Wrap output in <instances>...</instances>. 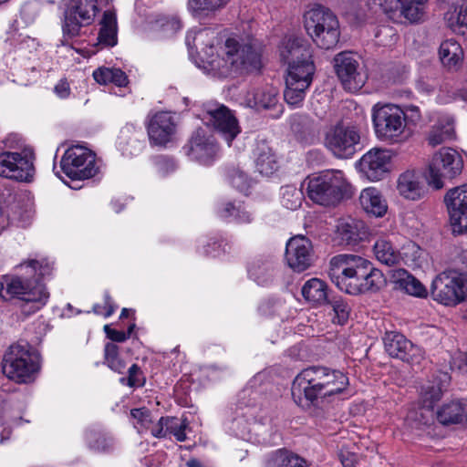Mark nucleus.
Returning a JSON list of instances; mask_svg holds the SVG:
<instances>
[{
  "label": "nucleus",
  "mask_w": 467,
  "mask_h": 467,
  "mask_svg": "<svg viewBox=\"0 0 467 467\" xmlns=\"http://www.w3.org/2000/svg\"><path fill=\"white\" fill-rule=\"evenodd\" d=\"M186 154L192 160L208 164L213 161L218 145L212 137H206L202 130H196L184 147Z\"/></svg>",
  "instance_id": "obj_21"
},
{
  "label": "nucleus",
  "mask_w": 467,
  "mask_h": 467,
  "mask_svg": "<svg viewBox=\"0 0 467 467\" xmlns=\"http://www.w3.org/2000/svg\"><path fill=\"white\" fill-rule=\"evenodd\" d=\"M104 331L107 337L115 342H124L129 338V335H126L124 331L113 329L109 325L104 326Z\"/></svg>",
  "instance_id": "obj_52"
},
{
  "label": "nucleus",
  "mask_w": 467,
  "mask_h": 467,
  "mask_svg": "<svg viewBox=\"0 0 467 467\" xmlns=\"http://www.w3.org/2000/svg\"><path fill=\"white\" fill-rule=\"evenodd\" d=\"M102 306H99V305H95L94 307H93V311L96 313V314H102L104 315V312H102Z\"/></svg>",
  "instance_id": "obj_64"
},
{
  "label": "nucleus",
  "mask_w": 467,
  "mask_h": 467,
  "mask_svg": "<svg viewBox=\"0 0 467 467\" xmlns=\"http://www.w3.org/2000/svg\"><path fill=\"white\" fill-rule=\"evenodd\" d=\"M387 353L411 365L420 364L423 358L422 350L399 332H387L384 337Z\"/></svg>",
  "instance_id": "obj_18"
},
{
  "label": "nucleus",
  "mask_w": 467,
  "mask_h": 467,
  "mask_svg": "<svg viewBox=\"0 0 467 467\" xmlns=\"http://www.w3.org/2000/svg\"><path fill=\"white\" fill-rule=\"evenodd\" d=\"M86 440L89 449L95 451L106 452L112 448V440L94 430L86 432Z\"/></svg>",
  "instance_id": "obj_41"
},
{
  "label": "nucleus",
  "mask_w": 467,
  "mask_h": 467,
  "mask_svg": "<svg viewBox=\"0 0 467 467\" xmlns=\"http://www.w3.org/2000/svg\"><path fill=\"white\" fill-rule=\"evenodd\" d=\"M313 76H302L296 72L287 74L285 79L286 88L284 91L285 100L289 105H298L303 101L306 90L310 86Z\"/></svg>",
  "instance_id": "obj_25"
},
{
  "label": "nucleus",
  "mask_w": 467,
  "mask_h": 467,
  "mask_svg": "<svg viewBox=\"0 0 467 467\" xmlns=\"http://www.w3.org/2000/svg\"><path fill=\"white\" fill-rule=\"evenodd\" d=\"M175 131L173 118L168 112H159L153 116L148 126L150 141L155 145H165Z\"/></svg>",
  "instance_id": "obj_23"
},
{
  "label": "nucleus",
  "mask_w": 467,
  "mask_h": 467,
  "mask_svg": "<svg viewBox=\"0 0 467 467\" xmlns=\"http://www.w3.org/2000/svg\"><path fill=\"white\" fill-rule=\"evenodd\" d=\"M372 122L376 136L382 141L399 143L410 137L406 114L393 104H376L372 109Z\"/></svg>",
  "instance_id": "obj_8"
},
{
  "label": "nucleus",
  "mask_w": 467,
  "mask_h": 467,
  "mask_svg": "<svg viewBox=\"0 0 467 467\" xmlns=\"http://www.w3.org/2000/svg\"><path fill=\"white\" fill-rule=\"evenodd\" d=\"M397 189L401 196L412 201L420 199L424 194L420 177L414 171H406L400 175Z\"/></svg>",
  "instance_id": "obj_26"
},
{
  "label": "nucleus",
  "mask_w": 467,
  "mask_h": 467,
  "mask_svg": "<svg viewBox=\"0 0 467 467\" xmlns=\"http://www.w3.org/2000/svg\"><path fill=\"white\" fill-rule=\"evenodd\" d=\"M397 283L407 294L416 297H426L428 291L421 282L405 270L398 272Z\"/></svg>",
  "instance_id": "obj_35"
},
{
  "label": "nucleus",
  "mask_w": 467,
  "mask_h": 467,
  "mask_svg": "<svg viewBox=\"0 0 467 467\" xmlns=\"http://www.w3.org/2000/svg\"><path fill=\"white\" fill-rule=\"evenodd\" d=\"M439 56L444 67L449 69H456L463 58V51L458 42L450 39L441 44Z\"/></svg>",
  "instance_id": "obj_32"
},
{
  "label": "nucleus",
  "mask_w": 467,
  "mask_h": 467,
  "mask_svg": "<svg viewBox=\"0 0 467 467\" xmlns=\"http://www.w3.org/2000/svg\"><path fill=\"white\" fill-rule=\"evenodd\" d=\"M457 96L464 101H467V82L457 90Z\"/></svg>",
  "instance_id": "obj_61"
},
{
  "label": "nucleus",
  "mask_w": 467,
  "mask_h": 467,
  "mask_svg": "<svg viewBox=\"0 0 467 467\" xmlns=\"http://www.w3.org/2000/svg\"><path fill=\"white\" fill-rule=\"evenodd\" d=\"M254 156L255 167L261 174L268 176L277 170L275 155L265 140L257 141Z\"/></svg>",
  "instance_id": "obj_29"
},
{
  "label": "nucleus",
  "mask_w": 467,
  "mask_h": 467,
  "mask_svg": "<svg viewBox=\"0 0 467 467\" xmlns=\"http://www.w3.org/2000/svg\"><path fill=\"white\" fill-rule=\"evenodd\" d=\"M277 90L273 87L258 88L253 95V107L257 109H270L277 105Z\"/></svg>",
  "instance_id": "obj_37"
},
{
  "label": "nucleus",
  "mask_w": 467,
  "mask_h": 467,
  "mask_svg": "<svg viewBox=\"0 0 467 467\" xmlns=\"http://www.w3.org/2000/svg\"><path fill=\"white\" fill-rule=\"evenodd\" d=\"M105 0H71L64 14L63 33L68 37L78 36L82 26L90 25Z\"/></svg>",
  "instance_id": "obj_14"
},
{
  "label": "nucleus",
  "mask_w": 467,
  "mask_h": 467,
  "mask_svg": "<svg viewBox=\"0 0 467 467\" xmlns=\"http://www.w3.org/2000/svg\"><path fill=\"white\" fill-rule=\"evenodd\" d=\"M334 312L333 322L338 325L347 323L349 317L350 307L341 297H333L327 302Z\"/></svg>",
  "instance_id": "obj_44"
},
{
  "label": "nucleus",
  "mask_w": 467,
  "mask_h": 467,
  "mask_svg": "<svg viewBox=\"0 0 467 467\" xmlns=\"http://www.w3.org/2000/svg\"><path fill=\"white\" fill-rule=\"evenodd\" d=\"M373 251L376 258L388 266H392L400 263L401 256L400 253L397 251L393 245L387 240H378L374 246Z\"/></svg>",
  "instance_id": "obj_34"
},
{
  "label": "nucleus",
  "mask_w": 467,
  "mask_h": 467,
  "mask_svg": "<svg viewBox=\"0 0 467 467\" xmlns=\"http://www.w3.org/2000/svg\"><path fill=\"white\" fill-rule=\"evenodd\" d=\"M55 93L61 99H67L70 95V86L66 78L60 79L54 88Z\"/></svg>",
  "instance_id": "obj_54"
},
{
  "label": "nucleus",
  "mask_w": 467,
  "mask_h": 467,
  "mask_svg": "<svg viewBox=\"0 0 467 467\" xmlns=\"http://www.w3.org/2000/svg\"><path fill=\"white\" fill-rule=\"evenodd\" d=\"M453 233H467V185L452 188L444 196Z\"/></svg>",
  "instance_id": "obj_17"
},
{
  "label": "nucleus",
  "mask_w": 467,
  "mask_h": 467,
  "mask_svg": "<svg viewBox=\"0 0 467 467\" xmlns=\"http://www.w3.org/2000/svg\"><path fill=\"white\" fill-rule=\"evenodd\" d=\"M410 250H411L414 254L419 253L420 248L414 243H410L407 246Z\"/></svg>",
  "instance_id": "obj_63"
},
{
  "label": "nucleus",
  "mask_w": 467,
  "mask_h": 467,
  "mask_svg": "<svg viewBox=\"0 0 467 467\" xmlns=\"http://www.w3.org/2000/svg\"><path fill=\"white\" fill-rule=\"evenodd\" d=\"M130 414L135 420H137L139 423L144 427H148V425L151 422L150 411L146 408L133 409L131 410Z\"/></svg>",
  "instance_id": "obj_49"
},
{
  "label": "nucleus",
  "mask_w": 467,
  "mask_h": 467,
  "mask_svg": "<svg viewBox=\"0 0 467 467\" xmlns=\"http://www.w3.org/2000/svg\"><path fill=\"white\" fill-rule=\"evenodd\" d=\"M104 297H105V303H104L105 306H103V308L106 309V311L104 312V316L106 317H109L114 313L115 306L113 305L110 296L108 293L105 294Z\"/></svg>",
  "instance_id": "obj_57"
},
{
  "label": "nucleus",
  "mask_w": 467,
  "mask_h": 467,
  "mask_svg": "<svg viewBox=\"0 0 467 467\" xmlns=\"http://www.w3.org/2000/svg\"><path fill=\"white\" fill-rule=\"evenodd\" d=\"M34 172L33 152L30 150L0 153V176L17 182H30Z\"/></svg>",
  "instance_id": "obj_15"
},
{
  "label": "nucleus",
  "mask_w": 467,
  "mask_h": 467,
  "mask_svg": "<svg viewBox=\"0 0 467 467\" xmlns=\"http://www.w3.org/2000/svg\"><path fill=\"white\" fill-rule=\"evenodd\" d=\"M230 0H189L188 7L195 15L223 7Z\"/></svg>",
  "instance_id": "obj_45"
},
{
  "label": "nucleus",
  "mask_w": 467,
  "mask_h": 467,
  "mask_svg": "<svg viewBox=\"0 0 467 467\" xmlns=\"http://www.w3.org/2000/svg\"><path fill=\"white\" fill-rule=\"evenodd\" d=\"M304 25L307 35L320 48L331 49L339 42L341 33L338 18L327 7L317 5L306 11Z\"/></svg>",
  "instance_id": "obj_6"
},
{
  "label": "nucleus",
  "mask_w": 467,
  "mask_h": 467,
  "mask_svg": "<svg viewBox=\"0 0 467 467\" xmlns=\"http://www.w3.org/2000/svg\"><path fill=\"white\" fill-rule=\"evenodd\" d=\"M225 172L229 182L238 191L247 194V192L252 187L253 180L240 165L230 164L226 167Z\"/></svg>",
  "instance_id": "obj_36"
},
{
  "label": "nucleus",
  "mask_w": 467,
  "mask_h": 467,
  "mask_svg": "<svg viewBox=\"0 0 467 467\" xmlns=\"http://www.w3.org/2000/svg\"><path fill=\"white\" fill-rule=\"evenodd\" d=\"M328 275L331 281L349 295L377 293L385 285L382 272L358 255L338 254L330 260Z\"/></svg>",
  "instance_id": "obj_1"
},
{
  "label": "nucleus",
  "mask_w": 467,
  "mask_h": 467,
  "mask_svg": "<svg viewBox=\"0 0 467 467\" xmlns=\"http://www.w3.org/2000/svg\"><path fill=\"white\" fill-rule=\"evenodd\" d=\"M401 14L410 22H418L424 14L425 3H400Z\"/></svg>",
  "instance_id": "obj_48"
},
{
  "label": "nucleus",
  "mask_w": 467,
  "mask_h": 467,
  "mask_svg": "<svg viewBox=\"0 0 467 467\" xmlns=\"http://www.w3.org/2000/svg\"><path fill=\"white\" fill-rule=\"evenodd\" d=\"M463 169L462 155L451 148H442L436 152L429 165L427 180L435 189L444 186V180L459 176Z\"/></svg>",
  "instance_id": "obj_11"
},
{
  "label": "nucleus",
  "mask_w": 467,
  "mask_h": 467,
  "mask_svg": "<svg viewBox=\"0 0 467 467\" xmlns=\"http://www.w3.org/2000/svg\"><path fill=\"white\" fill-rule=\"evenodd\" d=\"M110 83L118 87H125L129 83L128 77L124 71L119 68H112V77Z\"/></svg>",
  "instance_id": "obj_53"
},
{
  "label": "nucleus",
  "mask_w": 467,
  "mask_h": 467,
  "mask_svg": "<svg viewBox=\"0 0 467 467\" xmlns=\"http://www.w3.org/2000/svg\"><path fill=\"white\" fill-rule=\"evenodd\" d=\"M161 423H165V427L168 430V433L173 434L177 441H183L186 440L185 421L179 422L176 418H161Z\"/></svg>",
  "instance_id": "obj_47"
},
{
  "label": "nucleus",
  "mask_w": 467,
  "mask_h": 467,
  "mask_svg": "<svg viewBox=\"0 0 467 467\" xmlns=\"http://www.w3.org/2000/svg\"><path fill=\"white\" fill-rule=\"evenodd\" d=\"M151 433L155 437H165L168 434V430L165 427V423H161V419L155 428L151 430Z\"/></svg>",
  "instance_id": "obj_58"
},
{
  "label": "nucleus",
  "mask_w": 467,
  "mask_h": 467,
  "mask_svg": "<svg viewBox=\"0 0 467 467\" xmlns=\"http://www.w3.org/2000/svg\"><path fill=\"white\" fill-rule=\"evenodd\" d=\"M60 166L71 180H87L98 171L95 154L82 146L67 149L60 161Z\"/></svg>",
  "instance_id": "obj_13"
},
{
  "label": "nucleus",
  "mask_w": 467,
  "mask_h": 467,
  "mask_svg": "<svg viewBox=\"0 0 467 467\" xmlns=\"http://www.w3.org/2000/svg\"><path fill=\"white\" fill-rule=\"evenodd\" d=\"M273 267L269 262L256 261L249 268L250 276L259 285H265L271 280Z\"/></svg>",
  "instance_id": "obj_42"
},
{
  "label": "nucleus",
  "mask_w": 467,
  "mask_h": 467,
  "mask_svg": "<svg viewBox=\"0 0 467 467\" xmlns=\"http://www.w3.org/2000/svg\"><path fill=\"white\" fill-rule=\"evenodd\" d=\"M348 385V377L339 370L312 366L304 368L292 384V397L301 407H323L330 398Z\"/></svg>",
  "instance_id": "obj_2"
},
{
  "label": "nucleus",
  "mask_w": 467,
  "mask_h": 467,
  "mask_svg": "<svg viewBox=\"0 0 467 467\" xmlns=\"http://www.w3.org/2000/svg\"><path fill=\"white\" fill-rule=\"evenodd\" d=\"M307 180V195L320 205H335L349 192L350 184L340 170L323 171Z\"/></svg>",
  "instance_id": "obj_7"
},
{
  "label": "nucleus",
  "mask_w": 467,
  "mask_h": 467,
  "mask_svg": "<svg viewBox=\"0 0 467 467\" xmlns=\"http://www.w3.org/2000/svg\"><path fill=\"white\" fill-rule=\"evenodd\" d=\"M219 214L223 219L234 218L237 222L248 223L251 221L250 214L242 210L241 206H236L233 202H227L224 207L219 212Z\"/></svg>",
  "instance_id": "obj_46"
},
{
  "label": "nucleus",
  "mask_w": 467,
  "mask_h": 467,
  "mask_svg": "<svg viewBox=\"0 0 467 467\" xmlns=\"http://www.w3.org/2000/svg\"><path fill=\"white\" fill-rule=\"evenodd\" d=\"M187 467H205L202 465V463L196 460V459H191L187 462Z\"/></svg>",
  "instance_id": "obj_62"
},
{
  "label": "nucleus",
  "mask_w": 467,
  "mask_h": 467,
  "mask_svg": "<svg viewBox=\"0 0 467 467\" xmlns=\"http://www.w3.org/2000/svg\"><path fill=\"white\" fill-rule=\"evenodd\" d=\"M18 267L25 271V275L12 277L5 288L2 284V290L5 289L6 295L11 297H16L26 304L32 303L28 313H35L44 306L49 298V293L41 280L51 275L53 267L47 260L35 259L26 261Z\"/></svg>",
  "instance_id": "obj_4"
},
{
  "label": "nucleus",
  "mask_w": 467,
  "mask_h": 467,
  "mask_svg": "<svg viewBox=\"0 0 467 467\" xmlns=\"http://www.w3.org/2000/svg\"><path fill=\"white\" fill-rule=\"evenodd\" d=\"M407 111L410 113V118L413 120H419L420 119L419 108L416 106H409L407 108Z\"/></svg>",
  "instance_id": "obj_59"
},
{
  "label": "nucleus",
  "mask_w": 467,
  "mask_h": 467,
  "mask_svg": "<svg viewBox=\"0 0 467 467\" xmlns=\"http://www.w3.org/2000/svg\"><path fill=\"white\" fill-rule=\"evenodd\" d=\"M341 462L344 467H352L355 462V456L352 455V458H346L344 454H341Z\"/></svg>",
  "instance_id": "obj_60"
},
{
  "label": "nucleus",
  "mask_w": 467,
  "mask_h": 467,
  "mask_svg": "<svg viewBox=\"0 0 467 467\" xmlns=\"http://www.w3.org/2000/svg\"><path fill=\"white\" fill-rule=\"evenodd\" d=\"M99 25L100 28L98 36L99 44L104 47H114L118 41L116 14L110 10L105 11Z\"/></svg>",
  "instance_id": "obj_30"
},
{
  "label": "nucleus",
  "mask_w": 467,
  "mask_h": 467,
  "mask_svg": "<svg viewBox=\"0 0 467 467\" xmlns=\"http://www.w3.org/2000/svg\"><path fill=\"white\" fill-rule=\"evenodd\" d=\"M281 60L288 66V74L313 76L316 70L312 59V48L304 38L288 36L279 46Z\"/></svg>",
  "instance_id": "obj_9"
},
{
  "label": "nucleus",
  "mask_w": 467,
  "mask_h": 467,
  "mask_svg": "<svg viewBox=\"0 0 467 467\" xmlns=\"http://www.w3.org/2000/svg\"><path fill=\"white\" fill-rule=\"evenodd\" d=\"M207 113L210 115V121L213 122L215 130L222 134L230 146L235 137L241 132L237 119L223 105L209 109Z\"/></svg>",
  "instance_id": "obj_22"
},
{
  "label": "nucleus",
  "mask_w": 467,
  "mask_h": 467,
  "mask_svg": "<svg viewBox=\"0 0 467 467\" xmlns=\"http://www.w3.org/2000/svg\"><path fill=\"white\" fill-rule=\"evenodd\" d=\"M306 461L287 451L279 450L267 462V467H305Z\"/></svg>",
  "instance_id": "obj_38"
},
{
  "label": "nucleus",
  "mask_w": 467,
  "mask_h": 467,
  "mask_svg": "<svg viewBox=\"0 0 467 467\" xmlns=\"http://www.w3.org/2000/svg\"><path fill=\"white\" fill-rule=\"evenodd\" d=\"M391 155L389 150L374 148L365 153L359 161L361 173L369 181L382 180L389 171Z\"/></svg>",
  "instance_id": "obj_20"
},
{
  "label": "nucleus",
  "mask_w": 467,
  "mask_h": 467,
  "mask_svg": "<svg viewBox=\"0 0 467 467\" xmlns=\"http://www.w3.org/2000/svg\"><path fill=\"white\" fill-rule=\"evenodd\" d=\"M112 77V68L99 67L93 72L94 79L101 85L109 84Z\"/></svg>",
  "instance_id": "obj_50"
},
{
  "label": "nucleus",
  "mask_w": 467,
  "mask_h": 467,
  "mask_svg": "<svg viewBox=\"0 0 467 467\" xmlns=\"http://www.w3.org/2000/svg\"><path fill=\"white\" fill-rule=\"evenodd\" d=\"M337 237L342 244L356 245L368 237V228L362 221L349 218L337 225Z\"/></svg>",
  "instance_id": "obj_24"
},
{
  "label": "nucleus",
  "mask_w": 467,
  "mask_h": 467,
  "mask_svg": "<svg viewBox=\"0 0 467 467\" xmlns=\"http://www.w3.org/2000/svg\"><path fill=\"white\" fill-rule=\"evenodd\" d=\"M431 295L444 306L467 301V275L452 270L439 274L432 281Z\"/></svg>",
  "instance_id": "obj_10"
},
{
  "label": "nucleus",
  "mask_w": 467,
  "mask_h": 467,
  "mask_svg": "<svg viewBox=\"0 0 467 467\" xmlns=\"http://www.w3.org/2000/svg\"><path fill=\"white\" fill-rule=\"evenodd\" d=\"M106 364L119 358V347L113 343H107L104 349Z\"/></svg>",
  "instance_id": "obj_55"
},
{
  "label": "nucleus",
  "mask_w": 467,
  "mask_h": 467,
  "mask_svg": "<svg viewBox=\"0 0 467 467\" xmlns=\"http://www.w3.org/2000/svg\"><path fill=\"white\" fill-rule=\"evenodd\" d=\"M112 370L122 373L126 368L125 362L119 357L107 364Z\"/></svg>",
  "instance_id": "obj_56"
},
{
  "label": "nucleus",
  "mask_w": 467,
  "mask_h": 467,
  "mask_svg": "<svg viewBox=\"0 0 467 467\" xmlns=\"http://www.w3.org/2000/svg\"><path fill=\"white\" fill-rule=\"evenodd\" d=\"M324 143L337 158H351L360 144L359 130L356 126L339 122L327 131Z\"/></svg>",
  "instance_id": "obj_12"
},
{
  "label": "nucleus",
  "mask_w": 467,
  "mask_h": 467,
  "mask_svg": "<svg viewBox=\"0 0 467 467\" xmlns=\"http://www.w3.org/2000/svg\"><path fill=\"white\" fill-rule=\"evenodd\" d=\"M454 135L455 130L452 120H439L430 130L428 142L434 147L453 139Z\"/></svg>",
  "instance_id": "obj_33"
},
{
  "label": "nucleus",
  "mask_w": 467,
  "mask_h": 467,
  "mask_svg": "<svg viewBox=\"0 0 467 467\" xmlns=\"http://www.w3.org/2000/svg\"><path fill=\"white\" fill-rule=\"evenodd\" d=\"M204 67L218 78L257 73L262 67L261 50L253 40L229 37L224 43L223 56L207 61Z\"/></svg>",
  "instance_id": "obj_3"
},
{
  "label": "nucleus",
  "mask_w": 467,
  "mask_h": 467,
  "mask_svg": "<svg viewBox=\"0 0 467 467\" xmlns=\"http://www.w3.org/2000/svg\"><path fill=\"white\" fill-rule=\"evenodd\" d=\"M39 368V355L26 341L11 345L2 360L3 373L20 384L32 381Z\"/></svg>",
  "instance_id": "obj_5"
},
{
  "label": "nucleus",
  "mask_w": 467,
  "mask_h": 467,
  "mask_svg": "<svg viewBox=\"0 0 467 467\" xmlns=\"http://www.w3.org/2000/svg\"><path fill=\"white\" fill-rule=\"evenodd\" d=\"M447 16L450 27L453 31L464 35L467 31V5L455 6L454 11Z\"/></svg>",
  "instance_id": "obj_40"
},
{
  "label": "nucleus",
  "mask_w": 467,
  "mask_h": 467,
  "mask_svg": "<svg viewBox=\"0 0 467 467\" xmlns=\"http://www.w3.org/2000/svg\"><path fill=\"white\" fill-rule=\"evenodd\" d=\"M359 203L367 213L375 217H382L388 210L387 202L380 192L373 187L364 189L361 192Z\"/></svg>",
  "instance_id": "obj_28"
},
{
  "label": "nucleus",
  "mask_w": 467,
  "mask_h": 467,
  "mask_svg": "<svg viewBox=\"0 0 467 467\" xmlns=\"http://www.w3.org/2000/svg\"><path fill=\"white\" fill-rule=\"evenodd\" d=\"M446 386L441 379H435L421 388V399L424 407L432 408L434 402L441 400Z\"/></svg>",
  "instance_id": "obj_39"
},
{
  "label": "nucleus",
  "mask_w": 467,
  "mask_h": 467,
  "mask_svg": "<svg viewBox=\"0 0 467 467\" xmlns=\"http://www.w3.org/2000/svg\"><path fill=\"white\" fill-rule=\"evenodd\" d=\"M334 68L344 88L351 92L359 90L366 83L367 76L350 52L337 54L334 57Z\"/></svg>",
  "instance_id": "obj_16"
},
{
  "label": "nucleus",
  "mask_w": 467,
  "mask_h": 467,
  "mask_svg": "<svg viewBox=\"0 0 467 467\" xmlns=\"http://www.w3.org/2000/svg\"><path fill=\"white\" fill-rule=\"evenodd\" d=\"M437 419L442 425L467 422V403L451 400L437 410Z\"/></svg>",
  "instance_id": "obj_27"
},
{
  "label": "nucleus",
  "mask_w": 467,
  "mask_h": 467,
  "mask_svg": "<svg viewBox=\"0 0 467 467\" xmlns=\"http://www.w3.org/2000/svg\"><path fill=\"white\" fill-rule=\"evenodd\" d=\"M281 202L284 207L289 210H296L298 208L303 200V193L295 186L286 185L281 189Z\"/></svg>",
  "instance_id": "obj_43"
},
{
  "label": "nucleus",
  "mask_w": 467,
  "mask_h": 467,
  "mask_svg": "<svg viewBox=\"0 0 467 467\" xmlns=\"http://www.w3.org/2000/svg\"><path fill=\"white\" fill-rule=\"evenodd\" d=\"M302 296L313 305H325L328 301L327 285L319 278H311L302 287Z\"/></svg>",
  "instance_id": "obj_31"
},
{
  "label": "nucleus",
  "mask_w": 467,
  "mask_h": 467,
  "mask_svg": "<svg viewBox=\"0 0 467 467\" xmlns=\"http://www.w3.org/2000/svg\"><path fill=\"white\" fill-rule=\"evenodd\" d=\"M128 385L134 387L136 385H143L144 379H140L139 376L141 374L140 368L137 364H133L129 368Z\"/></svg>",
  "instance_id": "obj_51"
},
{
  "label": "nucleus",
  "mask_w": 467,
  "mask_h": 467,
  "mask_svg": "<svg viewBox=\"0 0 467 467\" xmlns=\"http://www.w3.org/2000/svg\"><path fill=\"white\" fill-rule=\"evenodd\" d=\"M312 257V243L305 235H296L286 243L285 260L295 272L301 273L309 268Z\"/></svg>",
  "instance_id": "obj_19"
}]
</instances>
